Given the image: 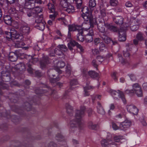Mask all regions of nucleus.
<instances>
[{
	"mask_svg": "<svg viewBox=\"0 0 147 147\" xmlns=\"http://www.w3.org/2000/svg\"><path fill=\"white\" fill-rule=\"evenodd\" d=\"M92 10H81V11L82 13V17L85 21H88L89 20L90 24H84V25H85V27L82 28L78 32L77 36V39L78 41L83 42L84 40L83 36H85V33L88 32V30L90 27H93L94 24H95L97 23L96 19L93 18L92 14Z\"/></svg>",
	"mask_w": 147,
	"mask_h": 147,
	"instance_id": "1",
	"label": "nucleus"
},
{
	"mask_svg": "<svg viewBox=\"0 0 147 147\" xmlns=\"http://www.w3.org/2000/svg\"><path fill=\"white\" fill-rule=\"evenodd\" d=\"M86 108L84 106H81L79 110H77L76 112L75 117L71 120L69 125L70 127L69 131L74 132L78 127L80 128L82 125V118L84 115Z\"/></svg>",
	"mask_w": 147,
	"mask_h": 147,
	"instance_id": "2",
	"label": "nucleus"
},
{
	"mask_svg": "<svg viewBox=\"0 0 147 147\" xmlns=\"http://www.w3.org/2000/svg\"><path fill=\"white\" fill-rule=\"evenodd\" d=\"M105 25L107 28V30L105 32V28L102 25L100 26L98 25L97 27L100 32L103 33L101 37L102 38L106 43L108 44L110 42V38L109 37L110 32V24L107 23Z\"/></svg>",
	"mask_w": 147,
	"mask_h": 147,
	"instance_id": "3",
	"label": "nucleus"
},
{
	"mask_svg": "<svg viewBox=\"0 0 147 147\" xmlns=\"http://www.w3.org/2000/svg\"><path fill=\"white\" fill-rule=\"evenodd\" d=\"M2 78L0 77V88L3 89H8L9 86L7 84L4 82H8L10 80V74L8 72H5L4 71L1 73Z\"/></svg>",
	"mask_w": 147,
	"mask_h": 147,
	"instance_id": "4",
	"label": "nucleus"
},
{
	"mask_svg": "<svg viewBox=\"0 0 147 147\" xmlns=\"http://www.w3.org/2000/svg\"><path fill=\"white\" fill-rule=\"evenodd\" d=\"M134 92L138 97H142V92L141 88L138 84H135L133 85V89L127 90L125 91L126 94L131 96L133 95Z\"/></svg>",
	"mask_w": 147,
	"mask_h": 147,
	"instance_id": "5",
	"label": "nucleus"
},
{
	"mask_svg": "<svg viewBox=\"0 0 147 147\" xmlns=\"http://www.w3.org/2000/svg\"><path fill=\"white\" fill-rule=\"evenodd\" d=\"M83 76L84 78H88L89 77L94 78L98 77V74L94 71H88L86 68H84L82 70Z\"/></svg>",
	"mask_w": 147,
	"mask_h": 147,
	"instance_id": "6",
	"label": "nucleus"
},
{
	"mask_svg": "<svg viewBox=\"0 0 147 147\" xmlns=\"http://www.w3.org/2000/svg\"><path fill=\"white\" fill-rule=\"evenodd\" d=\"M43 17L41 15H39L35 20V27L38 29L43 31L45 28V23L43 20Z\"/></svg>",
	"mask_w": 147,
	"mask_h": 147,
	"instance_id": "7",
	"label": "nucleus"
},
{
	"mask_svg": "<svg viewBox=\"0 0 147 147\" xmlns=\"http://www.w3.org/2000/svg\"><path fill=\"white\" fill-rule=\"evenodd\" d=\"M127 109L128 112L134 115H137L138 112L137 108L132 104L127 106Z\"/></svg>",
	"mask_w": 147,
	"mask_h": 147,
	"instance_id": "8",
	"label": "nucleus"
},
{
	"mask_svg": "<svg viewBox=\"0 0 147 147\" xmlns=\"http://www.w3.org/2000/svg\"><path fill=\"white\" fill-rule=\"evenodd\" d=\"M82 28L80 26L72 24L68 26V36H70L71 33L70 32L72 31H77L78 32Z\"/></svg>",
	"mask_w": 147,
	"mask_h": 147,
	"instance_id": "9",
	"label": "nucleus"
},
{
	"mask_svg": "<svg viewBox=\"0 0 147 147\" xmlns=\"http://www.w3.org/2000/svg\"><path fill=\"white\" fill-rule=\"evenodd\" d=\"M88 32L86 34H85V40L86 42H91L93 40L92 36L94 34L92 30H88Z\"/></svg>",
	"mask_w": 147,
	"mask_h": 147,
	"instance_id": "10",
	"label": "nucleus"
},
{
	"mask_svg": "<svg viewBox=\"0 0 147 147\" xmlns=\"http://www.w3.org/2000/svg\"><path fill=\"white\" fill-rule=\"evenodd\" d=\"M131 125V122L130 121L125 120L120 124L119 128L121 130H125L128 128Z\"/></svg>",
	"mask_w": 147,
	"mask_h": 147,
	"instance_id": "11",
	"label": "nucleus"
},
{
	"mask_svg": "<svg viewBox=\"0 0 147 147\" xmlns=\"http://www.w3.org/2000/svg\"><path fill=\"white\" fill-rule=\"evenodd\" d=\"M49 63L48 57L47 56L43 57L40 60V63L41 68L43 69Z\"/></svg>",
	"mask_w": 147,
	"mask_h": 147,
	"instance_id": "12",
	"label": "nucleus"
},
{
	"mask_svg": "<svg viewBox=\"0 0 147 147\" xmlns=\"http://www.w3.org/2000/svg\"><path fill=\"white\" fill-rule=\"evenodd\" d=\"M20 30L23 34L26 35L28 34L30 31V27L26 24L20 27Z\"/></svg>",
	"mask_w": 147,
	"mask_h": 147,
	"instance_id": "13",
	"label": "nucleus"
},
{
	"mask_svg": "<svg viewBox=\"0 0 147 147\" xmlns=\"http://www.w3.org/2000/svg\"><path fill=\"white\" fill-rule=\"evenodd\" d=\"M56 71L54 69H51L49 71L50 73V72L51 73L49 75V77L50 78L49 80L51 83H54L56 82L57 81H59L60 79L59 76H57L56 78H52L51 77V73ZM52 76L53 78H54L56 76L55 74H52Z\"/></svg>",
	"mask_w": 147,
	"mask_h": 147,
	"instance_id": "14",
	"label": "nucleus"
},
{
	"mask_svg": "<svg viewBox=\"0 0 147 147\" xmlns=\"http://www.w3.org/2000/svg\"><path fill=\"white\" fill-rule=\"evenodd\" d=\"M42 10H29L27 12V15L29 17L35 16L38 15V13L42 12Z\"/></svg>",
	"mask_w": 147,
	"mask_h": 147,
	"instance_id": "15",
	"label": "nucleus"
},
{
	"mask_svg": "<svg viewBox=\"0 0 147 147\" xmlns=\"http://www.w3.org/2000/svg\"><path fill=\"white\" fill-rule=\"evenodd\" d=\"M119 40L120 41H124L126 40V33L124 30L119 32Z\"/></svg>",
	"mask_w": 147,
	"mask_h": 147,
	"instance_id": "16",
	"label": "nucleus"
},
{
	"mask_svg": "<svg viewBox=\"0 0 147 147\" xmlns=\"http://www.w3.org/2000/svg\"><path fill=\"white\" fill-rule=\"evenodd\" d=\"M52 51L53 52H50L49 53V55L51 56H54L55 54L58 55H61L63 54L62 51H61L60 49L57 48L52 49Z\"/></svg>",
	"mask_w": 147,
	"mask_h": 147,
	"instance_id": "17",
	"label": "nucleus"
},
{
	"mask_svg": "<svg viewBox=\"0 0 147 147\" xmlns=\"http://www.w3.org/2000/svg\"><path fill=\"white\" fill-rule=\"evenodd\" d=\"M13 34V38L16 39L17 41L22 40L23 38V35L18 32L15 29Z\"/></svg>",
	"mask_w": 147,
	"mask_h": 147,
	"instance_id": "18",
	"label": "nucleus"
},
{
	"mask_svg": "<svg viewBox=\"0 0 147 147\" xmlns=\"http://www.w3.org/2000/svg\"><path fill=\"white\" fill-rule=\"evenodd\" d=\"M25 45V43L22 41V40L17 41L15 43V46L16 47L18 48H22L24 50H26L28 48V47H23Z\"/></svg>",
	"mask_w": 147,
	"mask_h": 147,
	"instance_id": "19",
	"label": "nucleus"
},
{
	"mask_svg": "<svg viewBox=\"0 0 147 147\" xmlns=\"http://www.w3.org/2000/svg\"><path fill=\"white\" fill-rule=\"evenodd\" d=\"M110 138L107 137L106 139H102L101 141V144L102 147H110Z\"/></svg>",
	"mask_w": 147,
	"mask_h": 147,
	"instance_id": "20",
	"label": "nucleus"
},
{
	"mask_svg": "<svg viewBox=\"0 0 147 147\" xmlns=\"http://www.w3.org/2000/svg\"><path fill=\"white\" fill-rule=\"evenodd\" d=\"M113 21L116 24L120 25L123 23V18L121 16H117L113 18Z\"/></svg>",
	"mask_w": 147,
	"mask_h": 147,
	"instance_id": "21",
	"label": "nucleus"
},
{
	"mask_svg": "<svg viewBox=\"0 0 147 147\" xmlns=\"http://www.w3.org/2000/svg\"><path fill=\"white\" fill-rule=\"evenodd\" d=\"M55 139L58 141H59L61 142H62V143H63V144H62L61 143L60 144H66V142L64 139L63 136L60 133H58L56 134Z\"/></svg>",
	"mask_w": 147,
	"mask_h": 147,
	"instance_id": "22",
	"label": "nucleus"
},
{
	"mask_svg": "<svg viewBox=\"0 0 147 147\" xmlns=\"http://www.w3.org/2000/svg\"><path fill=\"white\" fill-rule=\"evenodd\" d=\"M78 43L74 40H71L67 44V46L69 49L71 51L73 50V48L75 46H77Z\"/></svg>",
	"mask_w": 147,
	"mask_h": 147,
	"instance_id": "23",
	"label": "nucleus"
},
{
	"mask_svg": "<svg viewBox=\"0 0 147 147\" xmlns=\"http://www.w3.org/2000/svg\"><path fill=\"white\" fill-rule=\"evenodd\" d=\"M3 19L5 23L9 25H11L12 22L11 17L9 16L5 15L3 17Z\"/></svg>",
	"mask_w": 147,
	"mask_h": 147,
	"instance_id": "24",
	"label": "nucleus"
},
{
	"mask_svg": "<svg viewBox=\"0 0 147 147\" xmlns=\"http://www.w3.org/2000/svg\"><path fill=\"white\" fill-rule=\"evenodd\" d=\"M50 13H52L49 15V18L52 20L54 21L56 17L58 14V12L55 11V10H50Z\"/></svg>",
	"mask_w": 147,
	"mask_h": 147,
	"instance_id": "25",
	"label": "nucleus"
},
{
	"mask_svg": "<svg viewBox=\"0 0 147 147\" xmlns=\"http://www.w3.org/2000/svg\"><path fill=\"white\" fill-rule=\"evenodd\" d=\"M97 108L98 113L102 115L105 114V111L102 107L100 103L99 102H98L97 103Z\"/></svg>",
	"mask_w": 147,
	"mask_h": 147,
	"instance_id": "26",
	"label": "nucleus"
},
{
	"mask_svg": "<svg viewBox=\"0 0 147 147\" xmlns=\"http://www.w3.org/2000/svg\"><path fill=\"white\" fill-rule=\"evenodd\" d=\"M32 101H30V103L26 102L24 103L23 107L24 109H26L27 111H29L31 110L32 106L31 104H32Z\"/></svg>",
	"mask_w": 147,
	"mask_h": 147,
	"instance_id": "27",
	"label": "nucleus"
},
{
	"mask_svg": "<svg viewBox=\"0 0 147 147\" xmlns=\"http://www.w3.org/2000/svg\"><path fill=\"white\" fill-rule=\"evenodd\" d=\"M118 96L119 98L121 99L123 103L124 104H126L127 103V101L123 92L119 90H118Z\"/></svg>",
	"mask_w": 147,
	"mask_h": 147,
	"instance_id": "28",
	"label": "nucleus"
},
{
	"mask_svg": "<svg viewBox=\"0 0 147 147\" xmlns=\"http://www.w3.org/2000/svg\"><path fill=\"white\" fill-rule=\"evenodd\" d=\"M9 59L11 61H15L17 60L18 57L16 54L12 52L9 55Z\"/></svg>",
	"mask_w": 147,
	"mask_h": 147,
	"instance_id": "29",
	"label": "nucleus"
},
{
	"mask_svg": "<svg viewBox=\"0 0 147 147\" xmlns=\"http://www.w3.org/2000/svg\"><path fill=\"white\" fill-rule=\"evenodd\" d=\"M94 87L91 86H86L84 87V96H88L89 94L88 90L91 89H93Z\"/></svg>",
	"mask_w": 147,
	"mask_h": 147,
	"instance_id": "30",
	"label": "nucleus"
},
{
	"mask_svg": "<svg viewBox=\"0 0 147 147\" xmlns=\"http://www.w3.org/2000/svg\"><path fill=\"white\" fill-rule=\"evenodd\" d=\"M129 24H134V25L139 26L140 24V21L138 19L132 18L130 20Z\"/></svg>",
	"mask_w": 147,
	"mask_h": 147,
	"instance_id": "31",
	"label": "nucleus"
},
{
	"mask_svg": "<svg viewBox=\"0 0 147 147\" xmlns=\"http://www.w3.org/2000/svg\"><path fill=\"white\" fill-rule=\"evenodd\" d=\"M76 3V7L77 9H82L85 8L87 9L86 7H83L82 6V0H74Z\"/></svg>",
	"mask_w": 147,
	"mask_h": 147,
	"instance_id": "32",
	"label": "nucleus"
},
{
	"mask_svg": "<svg viewBox=\"0 0 147 147\" xmlns=\"http://www.w3.org/2000/svg\"><path fill=\"white\" fill-rule=\"evenodd\" d=\"M35 93L38 95H41L46 92V90L45 89H43L40 88H38L36 89H34Z\"/></svg>",
	"mask_w": 147,
	"mask_h": 147,
	"instance_id": "33",
	"label": "nucleus"
},
{
	"mask_svg": "<svg viewBox=\"0 0 147 147\" xmlns=\"http://www.w3.org/2000/svg\"><path fill=\"white\" fill-rule=\"evenodd\" d=\"M14 30L15 29L13 28L11 29L10 32H5V33L6 35V37L9 38H13V33L14 32Z\"/></svg>",
	"mask_w": 147,
	"mask_h": 147,
	"instance_id": "34",
	"label": "nucleus"
},
{
	"mask_svg": "<svg viewBox=\"0 0 147 147\" xmlns=\"http://www.w3.org/2000/svg\"><path fill=\"white\" fill-rule=\"evenodd\" d=\"M65 106L67 109V112L69 114H72L73 112V108L68 103H67L65 105Z\"/></svg>",
	"mask_w": 147,
	"mask_h": 147,
	"instance_id": "35",
	"label": "nucleus"
},
{
	"mask_svg": "<svg viewBox=\"0 0 147 147\" xmlns=\"http://www.w3.org/2000/svg\"><path fill=\"white\" fill-rule=\"evenodd\" d=\"M88 127L90 129L96 130L97 129V125L94 124L92 122H90L88 123Z\"/></svg>",
	"mask_w": 147,
	"mask_h": 147,
	"instance_id": "36",
	"label": "nucleus"
},
{
	"mask_svg": "<svg viewBox=\"0 0 147 147\" xmlns=\"http://www.w3.org/2000/svg\"><path fill=\"white\" fill-rule=\"evenodd\" d=\"M57 20L60 21V23L61 24L67 26L68 24V22L64 18H61L57 19Z\"/></svg>",
	"mask_w": 147,
	"mask_h": 147,
	"instance_id": "37",
	"label": "nucleus"
},
{
	"mask_svg": "<svg viewBox=\"0 0 147 147\" xmlns=\"http://www.w3.org/2000/svg\"><path fill=\"white\" fill-rule=\"evenodd\" d=\"M96 5L95 0H90L89 3L90 8L91 9L95 7Z\"/></svg>",
	"mask_w": 147,
	"mask_h": 147,
	"instance_id": "38",
	"label": "nucleus"
},
{
	"mask_svg": "<svg viewBox=\"0 0 147 147\" xmlns=\"http://www.w3.org/2000/svg\"><path fill=\"white\" fill-rule=\"evenodd\" d=\"M99 49L100 51H107V49L105 44L102 42L100 44Z\"/></svg>",
	"mask_w": 147,
	"mask_h": 147,
	"instance_id": "39",
	"label": "nucleus"
},
{
	"mask_svg": "<svg viewBox=\"0 0 147 147\" xmlns=\"http://www.w3.org/2000/svg\"><path fill=\"white\" fill-rule=\"evenodd\" d=\"M71 68L69 65H67L66 66V76L69 77L71 74Z\"/></svg>",
	"mask_w": 147,
	"mask_h": 147,
	"instance_id": "40",
	"label": "nucleus"
},
{
	"mask_svg": "<svg viewBox=\"0 0 147 147\" xmlns=\"http://www.w3.org/2000/svg\"><path fill=\"white\" fill-rule=\"evenodd\" d=\"M65 65V63L63 61H58V63L55 65L56 67L58 68H62Z\"/></svg>",
	"mask_w": 147,
	"mask_h": 147,
	"instance_id": "41",
	"label": "nucleus"
},
{
	"mask_svg": "<svg viewBox=\"0 0 147 147\" xmlns=\"http://www.w3.org/2000/svg\"><path fill=\"white\" fill-rule=\"evenodd\" d=\"M57 48L60 49L61 51H62L63 53L66 51L67 50V47L64 45H59L57 47Z\"/></svg>",
	"mask_w": 147,
	"mask_h": 147,
	"instance_id": "42",
	"label": "nucleus"
},
{
	"mask_svg": "<svg viewBox=\"0 0 147 147\" xmlns=\"http://www.w3.org/2000/svg\"><path fill=\"white\" fill-rule=\"evenodd\" d=\"M130 28L131 30L132 31H135L139 28V26L134 25V24H129Z\"/></svg>",
	"mask_w": 147,
	"mask_h": 147,
	"instance_id": "43",
	"label": "nucleus"
},
{
	"mask_svg": "<svg viewBox=\"0 0 147 147\" xmlns=\"http://www.w3.org/2000/svg\"><path fill=\"white\" fill-rule=\"evenodd\" d=\"M11 95L13 97L10 99V101L14 103L17 102L18 100H19L18 97L17 95L14 94H12Z\"/></svg>",
	"mask_w": 147,
	"mask_h": 147,
	"instance_id": "44",
	"label": "nucleus"
},
{
	"mask_svg": "<svg viewBox=\"0 0 147 147\" xmlns=\"http://www.w3.org/2000/svg\"><path fill=\"white\" fill-rule=\"evenodd\" d=\"M113 139L116 142H119L123 139V136L120 135L115 136Z\"/></svg>",
	"mask_w": 147,
	"mask_h": 147,
	"instance_id": "45",
	"label": "nucleus"
},
{
	"mask_svg": "<svg viewBox=\"0 0 147 147\" xmlns=\"http://www.w3.org/2000/svg\"><path fill=\"white\" fill-rule=\"evenodd\" d=\"M136 38L139 40H142L144 39L143 34L139 32L137 34L136 36Z\"/></svg>",
	"mask_w": 147,
	"mask_h": 147,
	"instance_id": "46",
	"label": "nucleus"
},
{
	"mask_svg": "<svg viewBox=\"0 0 147 147\" xmlns=\"http://www.w3.org/2000/svg\"><path fill=\"white\" fill-rule=\"evenodd\" d=\"M60 5L63 8H67L68 6L67 1L65 0H62L60 1Z\"/></svg>",
	"mask_w": 147,
	"mask_h": 147,
	"instance_id": "47",
	"label": "nucleus"
},
{
	"mask_svg": "<svg viewBox=\"0 0 147 147\" xmlns=\"http://www.w3.org/2000/svg\"><path fill=\"white\" fill-rule=\"evenodd\" d=\"M121 30H119V29L115 26H111V31L116 32H118L119 33V32L121 31Z\"/></svg>",
	"mask_w": 147,
	"mask_h": 147,
	"instance_id": "48",
	"label": "nucleus"
},
{
	"mask_svg": "<svg viewBox=\"0 0 147 147\" xmlns=\"http://www.w3.org/2000/svg\"><path fill=\"white\" fill-rule=\"evenodd\" d=\"M31 59L29 61V63H32V64H34L35 63L38 61V59L37 58H33L32 56H30Z\"/></svg>",
	"mask_w": 147,
	"mask_h": 147,
	"instance_id": "49",
	"label": "nucleus"
},
{
	"mask_svg": "<svg viewBox=\"0 0 147 147\" xmlns=\"http://www.w3.org/2000/svg\"><path fill=\"white\" fill-rule=\"evenodd\" d=\"M101 98V96L100 95H97L93 96L92 97V99L93 102L95 100H99Z\"/></svg>",
	"mask_w": 147,
	"mask_h": 147,
	"instance_id": "50",
	"label": "nucleus"
},
{
	"mask_svg": "<svg viewBox=\"0 0 147 147\" xmlns=\"http://www.w3.org/2000/svg\"><path fill=\"white\" fill-rule=\"evenodd\" d=\"M100 64V63L98 61H96L95 59L93 60L92 62V65L94 67L96 68L97 70L98 69L97 67L98 65Z\"/></svg>",
	"mask_w": 147,
	"mask_h": 147,
	"instance_id": "51",
	"label": "nucleus"
},
{
	"mask_svg": "<svg viewBox=\"0 0 147 147\" xmlns=\"http://www.w3.org/2000/svg\"><path fill=\"white\" fill-rule=\"evenodd\" d=\"M8 12L11 13V15L15 17L17 16L16 14H18L17 13V10H9Z\"/></svg>",
	"mask_w": 147,
	"mask_h": 147,
	"instance_id": "52",
	"label": "nucleus"
},
{
	"mask_svg": "<svg viewBox=\"0 0 147 147\" xmlns=\"http://www.w3.org/2000/svg\"><path fill=\"white\" fill-rule=\"evenodd\" d=\"M22 107L18 108H16L13 111L20 114H22Z\"/></svg>",
	"mask_w": 147,
	"mask_h": 147,
	"instance_id": "53",
	"label": "nucleus"
},
{
	"mask_svg": "<svg viewBox=\"0 0 147 147\" xmlns=\"http://www.w3.org/2000/svg\"><path fill=\"white\" fill-rule=\"evenodd\" d=\"M71 88H70L69 90V91L66 90L65 91L63 96V98L64 99H65L67 98H69V95L68 94V93L71 90Z\"/></svg>",
	"mask_w": 147,
	"mask_h": 147,
	"instance_id": "54",
	"label": "nucleus"
},
{
	"mask_svg": "<svg viewBox=\"0 0 147 147\" xmlns=\"http://www.w3.org/2000/svg\"><path fill=\"white\" fill-rule=\"evenodd\" d=\"M118 56L119 61L123 64H125L126 62V60L123 59L121 55H119Z\"/></svg>",
	"mask_w": 147,
	"mask_h": 147,
	"instance_id": "55",
	"label": "nucleus"
},
{
	"mask_svg": "<svg viewBox=\"0 0 147 147\" xmlns=\"http://www.w3.org/2000/svg\"><path fill=\"white\" fill-rule=\"evenodd\" d=\"M96 59L98 60V61L101 63V62L103 61L105 59L104 58L101 56H97Z\"/></svg>",
	"mask_w": 147,
	"mask_h": 147,
	"instance_id": "56",
	"label": "nucleus"
},
{
	"mask_svg": "<svg viewBox=\"0 0 147 147\" xmlns=\"http://www.w3.org/2000/svg\"><path fill=\"white\" fill-rule=\"evenodd\" d=\"M112 127L114 130H116L120 128L114 122H112Z\"/></svg>",
	"mask_w": 147,
	"mask_h": 147,
	"instance_id": "57",
	"label": "nucleus"
},
{
	"mask_svg": "<svg viewBox=\"0 0 147 147\" xmlns=\"http://www.w3.org/2000/svg\"><path fill=\"white\" fill-rule=\"evenodd\" d=\"M17 65L18 66L17 67H18V69L20 70H21V69L23 70L24 69H25V67L24 64L22 63L18 64Z\"/></svg>",
	"mask_w": 147,
	"mask_h": 147,
	"instance_id": "58",
	"label": "nucleus"
},
{
	"mask_svg": "<svg viewBox=\"0 0 147 147\" xmlns=\"http://www.w3.org/2000/svg\"><path fill=\"white\" fill-rule=\"evenodd\" d=\"M78 83L77 80L74 79L71 80L70 82V84L71 86L75 85L77 84Z\"/></svg>",
	"mask_w": 147,
	"mask_h": 147,
	"instance_id": "59",
	"label": "nucleus"
},
{
	"mask_svg": "<svg viewBox=\"0 0 147 147\" xmlns=\"http://www.w3.org/2000/svg\"><path fill=\"white\" fill-rule=\"evenodd\" d=\"M118 4L117 0H111V6H115Z\"/></svg>",
	"mask_w": 147,
	"mask_h": 147,
	"instance_id": "60",
	"label": "nucleus"
},
{
	"mask_svg": "<svg viewBox=\"0 0 147 147\" xmlns=\"http://www.w3.org/2000/svg\"><path fill=\"white\" fill-rule=\"evenodd\" d=\"M125 5L126 7L128 8H130L133 6L131 2L129 1L126 2L125 4Z\"/></svg>",
	"mask_w": 147,
	"mask_h": 147,
	"instance_id": "61",
	"label": "nucleus"
},
{
	"mask_svg": "<svg viewBox=\"0 0 147 147\" xmlns=\"http://www.w3.org/2000/svg\"><path fill=\"white\" fill-rule=\"evenodd\" d=\"M27 66L28 67V68L27 69V71L30 74H32V73L33 69L31 67V65H30V63H28Z\"/></svg>",
	"mask_w": 147,
	"mask_h": 147,
	"instance_id": "62",
	"label": "nucleus"
},
{
	"mask_svg": "<svg viewBox=\"0 0 147 147\" xmlns=\"http://www.w3.org/2000/svg\"><path fill=\"white\" fill-rule=\"evenodd\" d=\"M48 9H55L54 5L51 3H49L48 4Z\"/></svg>",
	"mask_w": 147,
	"mask_h": 147,
	"instance_id": "63",
	"label": "nucleus"
},
{
	"mask_svg": "<svg viewBox=\"0 0 147 147\" xmlns=\"http://www.w3.org/2000/svg\"><path fill=\"white\" fill-rule=\"evenodd\" d=\"M48 147H57V145L55 144L53 142H51L49 144Z\"/></svg>",
	"mask_w": 147,
	"mask_h": 147,
	"instance_id": "64",
	"label": "nucleus"
}]
</instances>
